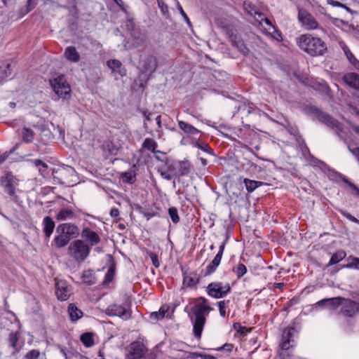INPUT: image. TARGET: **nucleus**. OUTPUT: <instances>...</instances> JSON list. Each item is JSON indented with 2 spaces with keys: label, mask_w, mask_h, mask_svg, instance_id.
Masks as SVG:
<instances>
[{
  "label": "nucleus",
  "mask_w": 359,
  "mask_h": 359,
  "mask_svg": "<svg viewBox=\"0 0 359 359\" xmlns=\"http://www.w3.org/2000/svg\"><path fill=\"white\" fill-rule=\"evenodd\" d=\"M347 264L341 266V268L355 269L359 270V258L350 256L346 259Z\"/></svg>",
  "instance_id": "473e14b6"
},
{
  "label": "nucleus",
  "mask_w": 359,
  "mask_h": 359,
  "mask_svg": "<svg viewBox=\"0 0 359 359\" xmlns=\"http://www.w3.org/2000/svg\"><path fill=\"white\" fill-rule=\"evenodd\" d=\"M36 1L37 0H28L25 11L26 13H29L35 7Z\"/></svg>",
  "instance_id": "3c124183"
},
{
  "label": "nucleus",
  "mask_w": 359,
  "mask_h": 359,
  "mask_svg": "<svg viewBox=\"0 0 359 359\" xmlns=\"http://www.w3.org/2000/svg\"><path fill=\"white\" fill-rule=\"evenodd\" d=\"M161 175L163 179L167 180H170L172 179V175L165 171L161 172Z\"/></svg>",
  "instance_id": "680f3d73"
},
{
  "label": "nucleus",
  "mask_w": 359,
  "mask_h": 359,
  "mask_svg": "<svg viewBox=\"0 0 359 359\" xmlns=\"http://www.w3.org/2000/svg\"><path fill=\"white\" fill-rule=\"evenodd\" d=\"M115 274V264L113 262L109 268L103 282L104 285H107L111 282L114 278Z\"/></svg>",
  "instance_id": "f704fd0d"
},
{
  "label": "nucleus",
  "mask_w": 359,
  "mask_h": 359,
  "mask_svg": "<svg viewBox=\"0 0 359 359\" xmlns=\"http://www.w3.org/2000/svg\"><path fill=\"white\" fill-rule=\"evenodd\" d=\"M177 9L179 10L180 14L182 15V16L183 17L184 20H185V22H187V24L190 26L191 25V22H190V20L189 18H188L187 15L186 14V13L184 11L182 6L178 3L177 4Z\"/></svg>",
  "instance_id": "8fccbe9b"
},
{
  "label": "nucleus",
  "mask_w": 359,
  "mask_h": 359,
  "mask_svg": "<svg viewBox=\"0 0 359 359\" xmlns=\"http://www.w3.org/2000/svg\"><path fill=\"white\" fill-rule=\"evenodd\" d=\"M76 217L75 213L69 208H62L56 216V219L58 221H65L72 219Z\"/></svg>",
  "instance_id": "b1692460"
},
{
  "label": "nucleus",
  "mask_w": 359,
  "mask_h": 359,
  "mask_svg": "<svg viewBox=\"0 0 359 359\" xmlns=\"http://www.w3.org/2000/svg\"><path fill=\"white\" fill-rule=\"evenodd\" d=\"M158 5L164 15L168 14V6L163 1V0H158Z\"/></svg>",
  "instance_id": "de8ad7c7"
},
{
  "label": "nucleus",
  "mask_w": 359,
  "mask_h": 359,
  "mask_svg": "<svg viewBox=\"0 0 359 359\" xmlns=\"http://www.w3.org/2000/svg\"><path fill=\"white\" fill-rule=\"evenodd\" d=\"M194 301V306L191 311L194 316V319L191 320L194 337L199 339L206 322V317L213 309L208 305V300L205 297H201Z\"/></svg>",
  "instance_id": "f257e3e1"
},
{
  "label": "nucleus",
  "mask_w": 359,
  "mask_h": 359,
  "mask_svg": "<svg viewBox=\"0 0 359 359\" xmlns=\"http://www.w3.org/2000/svg\"><path fill=\"white\" fill-rule=\"evenodd\" d=\"M32 162L34 164V165L36 167L41 165L44 169H46L48 167L46 163H43V161H41L39 159H35V160L32 161Z\"/></svg>",
  "instance_id": "bf43d9fd"
},
{
  "label": "nucleus",
  "mask_w": 359,
  "mask_h": 359,
  "mask_svg": "<svg viewBox=\"0 0 359 359\" xmlns=\"http://www.w3.org/2000/svg\"><path fill=\"white\" fill-rule=\"evenodd\" d=\"M254 16L255 20L259 22L260 23L262 22V21L264 20V19H265L264 14L260 12L259 10L257 11V13H255Z\"/></svg>",
  "instance_id": "4d7b16f0"
},
{
  "label": "nucleus",
  "mask_w": 359,
  "mask_h": 359,
  "mask_svg": "<svg viewBox=\"0 0 359 359\" xmlns=\"http://www.w3.org/2000/svg\"><path fill=\"white\" fill-rule=\"evenodd\" d=\"M143 115L145 116V118L147 121H149L151 120V113L147 112V111H143Z\"/></svg>",
  "instance_id": "774afa93"
},
{
  "label": "nucleus",
  "mask_w": 359,
  "mask_h": 359,
  "mask_svg": "<svg viewBox=\"0 0 359 359\" xmlns=\"http://www.w3.org/2000/svg\"><path fill=\"white\" fill-rule=\"evenodd\" d=\"M346 256V254L345 251L344 250H339L336 252L334 254L332 255V256L330 258V262H328L327 266H330L334 264H337L342 259H344Z\"/></svg>",
  "instance_id": "cd10ccee"
},
{
  "label": "nucleus",
  "mask_w": 359,
  "mask_h": 359,
  "mask_svg": "<svg viewBox=\"0 0 359 359\" xmlns=\"http://www.w3.org/2000/svg\"><path fill=\"white\" fill-rule=\"evenodd\" d=\"M180 176L187 175L190 172V163L188 161L180 162Z\"/></svg>",
  "instance_id": "e433bc0d"
},
{
  "label": "nucleus",
  "mask_w": 359,
  "mask_h": 359,
  "mask_svg": "<svg viewBox=\"0 0 359 359\" xmlns=\"http://www.w3.org/2000/svg\"><path fill=\"white\" fill-rule=\"evenodd\" d=\"M342 80L351 88L359 90V75L358 74L353 72L346 73L343 76Z\"/></svg>",
  "instance_id": "f3484780"
},
{
  "label": "nucleus",
  "mask_w": 359,
  "mask_h": 359,
  "mask_svg": "<svg viewBox=\"0 0 359 359\" xmlns=\"http://www.w3.org/2000/svg\"><path fill=\"white\" fill-rule=\"evenodd\" d=\"M341 48L350 63H351V65L354 67L355 69L359 70V60L355 58L354 55L351 53V51L346 44H343L341 46Z\"/></svg>",
  "instance_id": "a878e982"
},
{
  "label": "nucleus",
  "mask_w": 359,
  "mask_h": 359,
  "mask_svg": "<svg viewBox=\"0 0 359 359\" xmlns=\"http://www.w3.org/2000/svg\"><path fill=\"white\" fill-rule=\"evenodd\" d=\"M64 55L69 62L74 63L78 62L81 59L80 54L74 46L67 47L65 50Z\"/></svg>",
  "instance_id": "6ab92c4d"
},
{
  "label": "nucleus",
  "mask_w": 359,
  "mask_h": 359,
  "mask_svg": "<svg viewBox=\"0 0 359 359\" xmlns=\"http://www.w3.org/2000/svg\"><path fill=\"white\" fill-rule=\"evenodd\" d=\"M12 61L8 60L0 63V78L4 79L11 75L12 72Z\"/></svg>",
  "instance_id": "412c9836"
},
{
  "label": "nucleus",
  "mask_w": 359,
  "mask_h": 359,
  "mask_svg": "<svg viewBox=\"0 0 359 359\" xmlns=\"http://www.w3.org/2000/svg\"><path fill=\"white\" fill-rule=\"evenodd\" d=\"M184 284L187 285L189 287H191L196 284V281L193 278L185 277L184 279Z\"/></svg>",
  "instance_id": "603ef678"
},
{
  "label": "nucleus",
  "mask_w": 359,
  "mask_h": 359,
  "mask_svg": "<svg viewBox=\"0 0 359 359\" xmlns=\"http://www.w3.org/2000/svg\"><path fill=\"white\" fill-rule=\"evenodd\" d=\"M43 225L45 236L46 237L49 238L53 232L55 228V222H53L51 217H46L43 220Z\"/></svg>",
  "instance_id": "4be33fe9"
},
{
  "label": "nucleus",
  "mask_w": 359,
  "mask_h": 359,
  "mask_svg": "<svg viewBox=\"0 0 359 359\" xmlns=\"http://www.w3.org/2000/svg\"><path fill=\"white\" fill-rule=\"evenodd\" d=\"M51 86L59 98L67 100L70 97L71 88L63 76H58L50 81Z\"/></svg>",
  "instance_id": "423d86ee"
},
{
  "label": "nucleus",
  "mask_w": 359,
  "mask_h": 359,
  "mask_svg": "<svg viewBox=\"0 0 359 359\" xmlns=\"http://www.w3.org/2000/svg\"><path fill=\"white\" fill-rule=\"evenodd\" d=\"M341 213L343 214V215L344 217H346L350 221H351L353 222H355V223H358L359 224V220L357 218H355L354 216L351 215L350 213H348V212H347L346 211H341Z\"/></svg>",
  "instance_id": "864d4df0"
},
{
  "label": "nucleus",
  "mask_w": 359,
  "mask_h": 359,
  "mask_svg": "<svg viewBox=\"0 0 359 359\" xmlns=\"http://www.w3.org/2000/svg\"><path fill=\"white\" fill-rule=\"evenodd\" d=\"M229 303L230 300H223L217 302L219 314L223 318L226 316V309L228 308Z\"/></svg>",
  "instance_id": "ea45409f"
},
{
  "label": "nucleus",
  "mask_w": 359,
  "mask_h": 359,
  "mask_svg": "<svg viewBox=\"0 0 359 359\" xmlns=\"http://www.w3.org/2000/svg\"><path fill=\"white\" fill-rule=\"evenodd\" d=\"M20 334L18 332H11L8 335V342L12 348L17 350V343L19 339Z\"/></svg>",
  "instance_id": "4c0bfd02"
},
{
  "label": "nucleus",
  "mask_w": 359,
  "mask_h": 359,
  "mask_svg": "<svg viewBox=\"0 0 359 359\" xmlns=\"http://www.w3.org/2000/svg\"><path fill=\"white\" fill-rule=\"evenodd\" d=\"M67 252L75 262L81 263L89 256L90 247L83 240L77 239L70 243Z\"/></svg>",
  "instance_id": "20e7f679"
},
{
  "label": "nucleus",
  "mask_w": 359,
  "mask_h": 359,
  "mask_svg": "<svg viewBox=\"0 0 359 359\" xmlns=\"http://www.w3.org/2000/svg\"><path fill=\"white\" fill-rule=\"evenodd\" d=\"M17 185L15 180L11 175L6 176V184L5 186V192L11 196L15 198V186Z\"/></svg>",
  "instance_id": "5701e85b"
},
{
  "label": "nucleus",
  "mask_w": 359,
  "mask_h": 359,
  "mask_svg": "<svg viewBox=\"0 0 359 359\" xmlns=\"http://www.w3.org/2000/svg\"><path fill=\"white\" fill-rule=\"evenodd\" d=\"M129 353L127 358H142L146 353V348L143 343L140 341H134L128 347Z\"/></svg>",
  "instance_id": "4468645a"
},
{
  "label": "nucleus",
  "mask_w": 359,
  "mask_h": 359,
  "mask_svg": "<svg viewBox=\"0 0 359 359\" xmlns=\"http://www.w3.org/2000/svg\"><path fill=\"white\" fill-rule=\"evenodd\" d=\"M81 238L83 241L87 242L88 245L90 246H95L100 242V238L99 235L89 227H85L83 229L81 233Z\"/></svg>",
  "instance_id": "ddd939ff"
},
{
  "label": "nucleus",
  "mask_w": 359,
  "mask_h": 359,
  "mask_svg": "<svg viewBox=\"0 0 359 359\" xmlns=\"http://www.w3.org/2000/svg\"><path fill=\"white\" fill-rule=\"evenodd\" d=\"M105 313L109 316H118L123 320H127L131 317V311L126 305H110L107 308Z\"/></svg>",
  "instance_id": "6e6552de"
},
{
  "label": "nucleus",
  "mask_w": 359,
  "mask_h": 359,
  "mask_svg": "<svg viewBox=\"0 0 359 359\" xmlns=\"http://www.w3.org/2000/svg\"><path fill=\"white\" fill-rule=\"evenodd\" d=\"M243 8L250 15H254L255 13H257L258 11L254 4L249 1H244Z\"/></svg>",
  "instance_id": "58836bf2"
},
{
  "label": "nucleus",
  "mask_w": 359,
  "mask_h": 359,
  "mask_svg": "<svg viewBox=\"0 0 359 359\" xmlns=\"http://www.w3.org/2000/svg\"><path fill=\"white\" fill-rule=\"evenodd\" d=\"M142 147L156 153V148L157 147L156 142L150 138H146L142 144Z\"/></svg>",
  "instance_id": "c9c22d12"
},
{
  "label": "nucleus",
  "mask_w": 359,
  "mask_h": 359,
  "mask_svg": "<svg viewBox=\"0 0 359 359\" xmlns=\"http://www.w3.org/2000/svg\"><path fill=\"white\" fill-rule=\"evenodd\" d=\"M343 181L348 185L352 189V194L358 196L359 198V188L355 185L353 183L348 181L346 178H344Z\"/></svg>",
  "instance_id": "c03bdc74"
},
{
  "label": "nucleus",
  "mask_w": 359,
  "mask_h": 359,
  "mask_svg": "<svg viewBox=\"0 0 359 359\" xmlns=\"http://www.w3.org/2000/svg\"><path fill=\"white\" fill-rule=\"evenodd\" d=\"M296 41L301 50L313 57L324 55L327 49L323 40L310 34H302L297 38Z\"/></svg>",
  "instance_id": "f03ea898"
},
{
  "label": "nucleus",
  "mask_w": 359,
  "mask_h": 359,
  "mask_svg": "<svg viewBox=\"0 0 359 359\" xmlns=\"http://www.w3.org/2000/svg\"><path fill=\"white\" fill-rule=\"evenodd\" d=\"M121 178L123 182L133 184L135 181V175L131 171L122 173Z\"/></svg>",
  "instance_id": "a19ab883"
},
{
  "label": "nucleus",
  "mask_w": 359,
  "mask_h": 359,
  "mask_svg": "<svg viewBox=\"0 0 359 359\" xmlns=\"http://www.w3.org/2000/svg\"><path fill=\"white\" fill-rule=\"evenodd\" d=\"M350 152L356 158L357 161L359 163V147L351 148L349 146L348 147Z\"/></svg>",
  "instance_id": "5fc2aeb1"
},
{
  "label": "nucleus",
  "mask_w": 359,
  "mask_h": 359,
  "mask_svg": "<svg viewBox=\"0 0 359 359\" xmlns=\"http://www.w3.org/2000/svg\"><path fill=\"white\" fill-rule=\"evenodd\" d=\"M196 146H197L198 148H200V149H203V151H206V152L209 153L210 154L213 155V151H212V149L210 147H209L208 145H205V147H203V146H201L199 143H198V142H197V143H196Z\"/></svg>",
  "instance_id": "13d9d810"
},
{
  "label": "nucleus",
  "mask_w": 359,
  "mask_h": 359,
  "mask_svg": "<svg viewBox=\"0 0 359 359\" xmlns=\"http://www.w3.org/2000/svg\"><path fill=\"white\" fill-rule=\"evenodd\" d=\"M40 356L39 351L36 349H32L27 353L25 356V359H38Z\"/></svg>",
  "instance_id": "a18cd8bd"
},
{
  "label": "nucleus",
  "mask_w": 359,
  "mask_h": 359,
  "mask_svg": "<svg viewBox=\"0 0 359 359\" xmlns=\"http://www.w3.org/2000/svg\"><path fill=\"white\" fill-rule=\"evenodd\" d=\"M243 182L248 192L254 191L257 187L262 184V182L244 179Z\"/></svg>",
  "instance_id": "2f4dec72"
},
{
  "label": "nucleus",
  "mask_w": 359,
  "mask_h": 359,
  "mask_svg": "<svg viewBox=\"0 0 359 359\" xmlns=\"http://www.w3.org/2000/svg\"><path fill=\"white\" fill-rule=\"evenodd\" d=\"M168 309V306H161L158 312H153L150 314V319L154 322L163 319Z\"/></svg>",
  "instance_id": "c85d7f7f"
},
{
  "label": "nucleus",
  "mask_w": 359,
  "mask_h": 359,
  "mask_svg": "<svg viewBox=\"0 0 359 359\" xmlns=\"http://www.w3.org/2000/svg\"><path fill=\"white\" fill-rule=\"evenodd\" d=\"M57 236L54 238L53 243L57 248L66 246L72 238H76L79 235V227L72 223H63L56 228Z\"/></svg>",
  "instance_id": "7ed1b4c3"
},
{
  "label": "nucleus",
  "mask_w": 359,
  "mask_h": 359,
  "mask_svg": "<svg viewBox=\"0 0 359 359\" xmlns=\"http://www.w3.org/2000/svg\"><path fill=\"white\" fill-rule=\"evenodd\" d=\"M231 290L229 284L222 286L221 283L212 282L207 287V293L215 299H220L224 297Z\"/></svg>",
  "instance_id": "1a4fd4ad"
},
{
  "label": "nucleus",
  "mask_w": 359,
  "mask_h": 359,
  "mask_svg": "<svg viewBox=\"0 0 359 359\" xmlns=\"http://www.w3.org/2000/svg\"><path fill=\"white\" fill-rule=\"evenodd\" d=\"M201 357V353H190L189 355V358H198Z\"/></svg>",
  "instance_id": "338daca9"
},
{
  "label": "nucleus",
  "mask_w": 359,
  "mask_h": 359,
  "mask_svg": "<svg viewBox=\"0 0 359 359\" xmlns=\"http://www.w3.org/2000/svg\"><path fill=\"white\" fill-rule=\"evenodd\" d=\"M70 320L73 322L77 321L83 316V312L74 304H70L67 309Z\"/></svg>",
  "instance_id": "393cba45"
},
{
  "label": "nucleus",
  "mask_w": 359,
  "mask_h": 359,
  "mask_svg": "<svg viewBox=\"0 0 359 359\" xmlns=\"http://www.w3.org/2000/svg\"><path fill=\"white\" fill-rule=\"evenodd\" d=\"M107 65L112 72H118L121 76L126 75V70L122 68V63L118 60H109L107 62Z\"/></svg>",
  "instance_id": "aec40b11"
},
{
  "label": "nucleus",
  "mask_w": 359,
  "mask_h": 359,
  "mask_svg": "<svg viewBox=\"0 0 359 359\" xmlns=\"http://www.w3.org/2000/svg\"><path fill=\"white\" fill-rule=\"evenodd\" d=\"M233 329L236 330L241 334H245L248 332V329L245 327H243L240 323H236L233 324Z\"/></svg>",
  "instance_id": "09e8293b"
},
{
  "label": "nucleus",
  "mask_w": 359,
  "mask_h": 359,
  "mask_svg": "<svg viewBox=\"0 0 359 359\" xmlns=\"http://www.w3.org/2000/svg\"><path fill=\"white\" fill-rule=\"evenodd\" d=\"M344 298L337 297L333 298L323 299L317 302V305L320 307L329 306L332 309H336L342 304Z\"/></svg>",
  "instance_id": "a211bd4d"
},
{
  "label": "nucleus",
  "mask_w": 359,
  "mask_h": 359,
  "mask_svg": "<svg viewBox=\"0 0 359 359\" xmlns=\"http://www.w3.org/2000/svg\"><path fill=\"white\" fill-rule=\"evenodd\" d=\"M157 60L152 55L146 56L142 61L141 72L150 76L156 69Z\"/></svg>",
  "instance_id": "9d476101"
},
{
  "label": "nucleus",
  "mask_w": 359,
  "mask_h": 359,
  "mask_svg": "<svg viewBox=\"0 0 359 359\" xmlns=\"http://www.w3.org/2000/svg\"><path fill=\"white\" fill-rule=\"evenodd\" d=\"M55 289L57 299L61 301L67 300L71 295V287L65 280L57 281Z\"/></svg>",
  "instance_id": "f8f14e48"
},
{
  "label": "nucleus",
  "mask_w": 359,
  "mask_h": 359,
  "mask_svg": "<svg viewBox=\"0 0 359 359\" xmlns=\"http://www.w3.org/2000/svg\"><path fill=\"white\" fill-rule=\"evenodd\" d=\"M168 214L172 219V222L177 224L180 222V217L178 215L177 209L175 207H171L168 209Z\"/></svg>",
  "instance_id": "79ce46f5"
},
{
  "label": "nucleus",
  "mask_w": 359,
  "mask_h": 359,
  "mask_svg": "<svg viewBox=\"0 0 359 359\" xmlns=\"http://www.w3.org/2000/svg\"><path fill=\"white\" fill-rule=\"evenodd\" d=\"M80 340L86 347H91L94 345L93 334L92 332L82 334Z\"/></svg>",
  "instance_id": "c756f323"
},
{
  "label": "nucleus",
  "mask_w": 359,
  "mask_h": 359,
  "mask_svg": "<svg viewBox=\"0 0 359 359\" xmlns=\"http://www.w3.org/2000/svg\"><path fill=\"white\" fill-rule=\"evenodd\" d=\"M311 111L320 122L332 128L340 139L343 140L344 142H346V139L344 135V128L342 123L339 122L329 114L320 111L318 108H312Z\"/></svg>",
  "instance_id": "39448f33"
},
{
  "label": "nucleus",
  "mask_w": 359,
  "mask_h": 359,
  "mask_svg": "<svg viewBox=\"0 0 359 359\" xmlns=\"http://www.w3.org/2000/svg\"><path fill=\"white\" fill-rule=\"evenodd\" d=\"M317 90L321 91L323 93H327L329 90V87L325 84H317L316 88Z\"/></svg>",
  "instance_id": "6e6d98bb"
},
{
  "label": "nucleus",
  "mask_w": 359,
  "mask_h": 359,
  "mask_svg": "<svg viewBox=\"0 0 359 359\" xmlns=\"http://www.w3.org/2000/svg\"><path fill=\"white\" fill-rule=\"evenodd\" d=\"M178 126L185 133L195 135L199 133L197 128L184 121L178 120Z\"/></svg>",
  "instance_id": "bb28decb"
},
{
  "label": "nucleus",
  "mask_w": 359,
  "mask_h": 359,
  "mask_svg": "<svg viewBox=\"0 0 359 359\" xmlns=\"http://www.w3.org/2000/svg\"><path fill=\"white\" fill-rule=\"evenodd\" d=\"M82 278L83 282L88 285H93L96 283V278L93 270H86L83 272Z\"/></svg>",
  "instance_id": "7c9ffc66"
},
{
  "label": "nucleus",
  "mask_w": 359,
  "mask_h": 359,
  "mask_svg": "<svg viewBox=\"0 0 359 359\" xmlns=\"http://www.w3.org/2000/svg\"><path fill=\"white\" fill-rule=\"evenodd\" d=\"M34 134L33 130L27 128H23L21 133L23 141L27 143H29L33 141Z\"/></svg>",
  "instance_id": "72a5a7b5"
},
{
  "label": "nucleus",
  "mask_w": 359,
  "mask_h": 359,
  "mask_svg": "<svg viewBox=\"0 0 359 359\" xmlns=\"http://www.w3.org/2000/svg\"><path fill=\"white\" fill-rule=\"evenodd\" d=\"M201 359H215L214 356L207 354H201Z\"/></svg>",
  "instance_id": "69168bd1"
},
{
  "label": "nucleus",
  "mask_w": 359,
  "mask_h": 359,
  "mask_svg": "<svg viewBox=\"0 0 359 359\" xmlns=\"http://www.w3.org/2000/svg\"><path fill=\"white\" fill-rule=\"evenodd\" d=\"M298 20L302 25L307 30L320 29L323 32L325 31L320 27L315 18L304 8L298 11Z\"/></svg>",
  "instance_id": "0eeeda50"
},
{
  "label": "nucleus",
  "mask_w": 359,
  "mask_h": 359,
  "mask_svg": "<svg viewBox=\"0 0 359 359\" xmlns=\"http://www.w3.org/2000/svg\"><path fill=\"white\" fill-rule=\"evenodd\" d=\"M222 348L227 351H231L233 348V345L231 344H226L225 345H224Z\"/></svg>",
  "instance_id": "0e129e2a"
},
{
  "label": "nucleus",
  "mask_w": 359,
  "mask_h": 359,
  "mask_svg": "<svg viewBox=\"0 0 359 359\" xmlns=\"http://www.w3.org/2000/svg\"><path fill=\"white\" fill-rule=\"evenodd\" d=\"M148 254H149L150 259H151L153 265L156 268H158L160 265V263H159L157 255L152 252H149Z\"/></svg>",
  "instance_id": "49530a36"
},
{
  "label": "nucleus",
  "mask_w": 359,
  "mask_h": 359,
  "mask_svg": "<svg viewBox=\"0 0 359 359\" xmlns=\"http://www.w3.org/2000/svg\"><path fill=\"white\" fill-rule=\"evenodd\" d=\"M233 271L236 273L238 278H241L246 273L247 268L244 264H238L237 266L233 269Z\"/></svg>",
  "instance_id": "37998d69"
},
{
  "label": "nucleus",
  "mask_w": 359,
  "mask_h": 359,
  "mask_svg": "<svg viewBox=\"0 0 359 359\" xmlns=\"http://www.w3.org/2000/svg\"><path fill=\"white\" fill-rule=\"evenodd\" d=\"M295 329L292 327H287L283 331L282 339L280 347L283 351L288 350L291 346L292 338L293 337Z\"/></svg>",
  "instance_id": "dca6fc26"
},
{
  "label": "nucleus",
  "mask_w": 359,
  "mask_h": 359,
  "mask_svg": "<svg viewBox=\"0 0 359 359\" xmlns=\"http://www.w3.org/2000/svg\"><path fill=\"white\" fill-rule=\"evenodd\" d=\"M224 248H225V243H222L219 245V250L218 253L216 255V256L215 257L213 260L207 266L205 271L204 272L205 276H209L216 271L217 266L220 264V262H221V259H222V257L223 255V252L224 250Z\"/></svg>",
  "instance_id": "2eb2a0df"
},
{
  "label": "nucleus",
  "mask_w": 359,
  "mask_h": 359,
  "mask_svg": "<svg viewBox=\"0 0 359 359\" xmlns=\"http://www.w3.org/2000/svg\"><path fill=\"white\" fill-rule=\"evenodd\" d=\"M278 357L280 359H292V357L290 354L283 351L278 353Z\"/></svg>",
  "instance_id": "052dcab7"
},
{
  "label": "nucleus",
  "mask_w": 359,
  "mask_h": 359,
  "mask_svg": "<svg viewBox=\"0 0 359 359\" xmlns=\"http://www.w3.org/2000/svg\"><path fill=\"white\" fill-rule=\"evenodd\" d=\"M119 215V211L117 208H112L110 211V215L112 217H116Z\"/></svg>",
  "instance_id": "e2e57ef3"
},
{
  "label": "nucleus",
  "mask_w": 359,
  "mask_h": 359,
  "mask_svg": "<svg viewBox=\"0 0 359 359\" xmlns=\"http://www.w3.org/2000/svg\"><path fill=\"white\" fill-rule=\"evenodd\" d=\"M341 305V313L346 317H353L359 312V304L351 299H344Z\"/></svg>",
  "instance_id": "9b49d317"
}]
</instances>
